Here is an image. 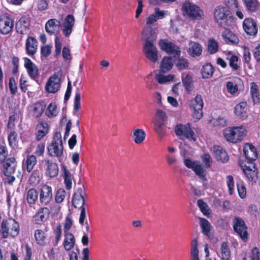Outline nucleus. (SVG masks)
I'll use <instances>...</instances> for the list:
<instances>
[{"label":"nucleus","instance_id":"obj_1","mask_svg":"<svg viewBox=\"0 0 260 260\" xmlns=\"http://www.w3.org/2000/svg\"><path fill=\"white\" fill-rule=\"evenodd\" d=\"M213 17L219 27L225 28L235 24V18L232 11L223 5H218L215 7Z\"/></svg>","mask_w":260,"mask_h":260},{"label":"nucleus","instance_id":"obj_2","mask_svg":"<svg viewBox=\"0 0 260 260\" xmlns=\"http://www.w3.org/2000/svg\"><path fill=\"white\" fill-rule=\"evenodd\" d=\"M19 224L13 218L4 219L1 225L0 233L4 239L9 236L15 238L19 233Z\"/></svg>","mask_w":260,"mask_h":260},{"label":"nucleus","instance_id":"obj_3","mask_svg":"<svg viewBox=\"0 0 260 260\" xmlns=\"http://www.w3.org/2000/svg\"><path fill=\"white\" fill-rule=\"evenodd\" d=\"M84 192V188H78L77 191L73 194L72 198L73 205L75 208H79L81 210L79 222L82 225L84 224L86 218V207H88L83 194Z\"/></svg>","mask_w":260,"mask_h":260},{"label":"nucleus","instance_id":"obj_4","mask_svg":"<svg viewBox=\"0 0 260 260\" xmlns=\"http://www.w3.org/2000/svg\"><path fill=\"white\" fill-rule=\"evenodd\" d=\"M246 134V130L242 126L229 127L223 131V135L226 141L234 144L243 141Z\"/></svg>","mask_w":260,"mask_h":260},{"label":"nucleus","instance_id":"obj_5","mask_svg":"<svg viewBox=\"0 0 260 260\" xmlns=\"http://www.w3.org/2000/svg\"><path fill=\"white\" fill-rule=\"evenodd\" d=\"M49 155L52 157H60L63 154V145L61 135L60 132H56L53 140L48 147Z\"/></svg>","mask_w":260,"mask_h":260},{"label":"nucleus","instance_id":"obj_6","mask_svg":"<svg viewBox=\"0 0 260 260\" xmlns=\"http://www.w3.org/2000/svg\"><path fill=\"white\" fill-rule=\"evenodd\" d=\"M182 12L184 16L191 20H201L204 17V13L200 8L189 2L183 4Z\"/></svg>","mask_w":260,"mask_h":260},{"label":"nucleus","instance_id":"obj_7","mask_svg":"<svg viewBox=\"0 0 260 260\" xmlns=\"http://www.w3.org/2000/svg\"><path fill=\"white\" fill-rule=\"evenodd\" d=\"M175 134L180 140L185 139L196 141L197 137L195 133L190 127V123H188L183 125L177 124L174 128Z\"/></svg>","mask_w":260,"mask_h":260},{"label":"nucleus","instance_id":"obj_8","mask_svg":"<svg viewBox=\"0 0 260 260\" xmlns=\"http://www.w3.org/2000/svg\"><path fill=\"white\" fill-rule=\"evenodd\" d=\"M40 167L44 170L46 177L52 178L58 176L59 172L58 164L52 160L49 159L42 160Z\"/></svg>","mask_w":260,"mask_h":260},{"label":"nucleus","instance_id":"obj_9","mask_svg":"<svg viewBox=\"0 0 260 260\" xmlns=\"http://www.w3.org/2000/svg\"><path fill=\"white\" fill-rule=\"evenodd\" d=\"M204 102L201 95L198 94L196 97L189 102V107L192 111V115L194 119L200 120L203 117V108Z\"/></svg>","mask_w":260,"mask_h":260},{"label":"nucleus","instance_id":"obj_10","mask_svg":"<svg viewBox=\"0 0 260 260\" xmlns=\"http://www.w3.org/2000/svg\"><path fill=\"white\" fill-rule=\"evenodd\" d=\"M233 227L236 232L244 241L248 239L247 226L244 220L240 217L235 216L233 219Z\"/></svg>","mask_w":260,"mask_h":260},{"label":"nucleus","instance_id":"obj_11","mask_svg":"<svg viewBox=\"0 0 260 260\" xmlns=\"http://www.w3.org/2000/svg\"><path fill=\"white\" fill-rule=\"evenodd\" d=\"M14 27V20L10 14L4 13L0 16V33L7 35L11 33Z\"/></svg>","mask_w":260,"mask_h":260},{"label":"nucleus","instance_id":"obj_12","mask_svg":"<svg viewBox=\"0 0 260 260\" xmlns=\"http://www.w3.org/2000/svg\"><path fill=\"white\" fill-rule=\"evenodd\" d=\"M159 46L162 51L173 55L175 58L180 56L181 51L179 47L168 39H161L159 41Z\"/></svg>","mask_w":260,"mask_h":260},{"label":"nucleus","instance_id":"obj_13","mask_svg":"<svg viewBox=\"0 0 260 260\" xmlns=\"http://www.w3.org/2000/svg\"><path fill=\"white\" fill-rule=\"evenodd\" d=\"M53 199V190L51 186L43 184L39 189V201L42 206L50 204Z\"/></svg>","mask_w":260,"mask_h":260},{"label":"nucleus","instance_id":"obj_14","mask_svg":"<svg viewBox=\"0 0 260 260\" xmlns=\"http://www.w3.org/2000/svg\"><path fill=\"white\" fill-rule=\"evenodd\" d=\"M244 31L247 35L255 37L258 32V25L256 21L251 17L246 18L242 23Z\"/></svg>","mask_w":260,"mask_h":260},{"label":"nucleus","instance_id":"obj_15","mask_svg":"<svg viewBox=\"0 0 260 260\" xmlns=\"http://www.w3.org/2000/svg\"><path fill=\"white\" fill-rule=\"evenodd\" d=\"M245 161L247 164L253 163L257 158L258 154L256 148L251 143H247L243 146Z\"/></svg>","mask_w":260,"mask_h":260},{"label":"nucleus","instance_id":"obj_16","mask_svg":"<svg viewBox=\"0 0 260 260\" xmlns=\"http://www.w3.org/2000/svg\"><path fill=\"white\" fill-rule=\"evenodd\" d=\"M240 164L241 167L243 170L245 176L249 182H255L257 179L258 170L254 163L245 164Z\"/></svg>","mask_w":260,"mask_h":260},{"label":"nucleus","instance_id":"obj_17","mask_svg":"<svg viewBox=\"0 0 260 260\" xmlns=\"http://www.w3.org/2000/svg\"><path fill=\"white\" fill-rule=\"evenodd\" d=\"M60 86V78L55 74L48 79L45 86V90L48 93H55L59 90Z\"/></svg>","mask_w":260,"mask_h":260},{"label":"nucleus","instance_id":"obj_18","mask_svg":"<svg viewBox=\"0 0 260 260\" xmlns=\"http://www.w3.org/2000/svg\"><path fill=\"white\" fill-rule=\"evenodd\" d=\"M143 51L145 57L153 63L158 59V51L154 44H144Z\"/></svg>","mask_w":260,"mask_h":260},{"label":"nucleus","instance_id":"obj_19","mask_svg":"<svg viewBox=\"0 0 260 260\" xmlns=\"http://www.w3.org/2000/svg\"><path fill=\"white\" fill-rule=\"evenodd\" d=\"M30 26V19L28 16L21 17L16 23V31L21 35H25L29 31Z\"/></svg>","mask_w":260,"mask_h":260},{"label":"nucleus","instance_id":"obj_20","mask_svg":"<svg viewBox=\"0 0 260 260\" xmlns=\"http://www.w3.org/2000/svg\"><path fill=\"white\" fill-rule=\"evenodd\" d=\"M142 39L144 41V44H154L157 37L155 31L150 26H146L144 27L142 32Z\"/></svg>","mask_w":260,"mask_h":260},{"label":"nucleus","instance_id":"obj_21","mask_svg":"<svg viewBox=\"0 0 260 260\" xmlns=\"http://www.w3.org/2000/svg\"><path fill=\"white\" fill-rule=\"evenodd\" d=\"M3 164L4 175H10L15 173L17 166V162L15 157H10L8 158Z\"/></svg>","mask_w":260,"mask_h":260},{"label":"nucleus","instance_id":"obj_22","mask_svg":"<svg viewBox=\"0 0 260 260\" xmlns=\"http://www.w3.org/2000/svg\"><path fill=\"white\" fill-rule=\"evenodd\" d=\"M24 66L27 73L32 79H36L39 76V70L37 66L28 58H24Z\"/></svg>","mask_w":260,"mask_h":260},{"label":"nucleus","instance_id":"obj_23","mask_svg":"<svg viewBox=\"0 0 260 260\" xmlns=\"http://www.w3.org/2000/svg\"><path fill=\"white\" fill-rule=\"evenodd\" d=\"M50 213L49 209L43 206L38 209L37 213L33 216L34 222L36 224H41L47 219Z\"/></svg>","mask_w":260,"mask_h":260},{"label":"nucleus","instance_id":"obj_24","mask_svg":"<svg viewBox=\"0 0 260 260\" xmlns=\"http://www.w3.org/2000/svg\"><path fill=\"white\" fill-rule=\"evenodd\" d=\"M38 41L33 37L29 36L25 42L26 53L29 56H34L37 51Z\"/></svg>","mask_w":260,"mask_h":260},{"label":"nucleus","instance_id":"obj_25","mask_svg":"<svg viewBox=\"0 0 260 260\" xmlns=\"http://www.w3.org/2000/svg\"><path fill=\"white\" fill-rule=\"evenodd\" d=\"M75 22V19L72 15L68 14L66 17L62 24V31L66 37H69L72 33Z\"/></svg>","mask_w":260,"mask_h":260},{"label":"nucleus","instance_id":"obj_26","mask_svg":"<svg viewBox=\"0 0 260 260\" xmlns=\"http://www.w3.org/2000/svg\"><path fill=\"white\" fill-rule=\"evenodd\" d=\"M213 155L217 161L222 163L226 162L229 159L227 152L220 146H214Z\"/></svg>","mask_w":260,"mask_h":260},{"label":"nucleus","instance_id":"obj_27","mask_svg":"<svg viewBox=\"0 0 260 260\" xmlns=\"http://www.w3.org/2000/svg\"><path fill=\"white\" fill-rule=\"evenodd\" d=\"M46 105L43 101L36 102L31 106V114L33 117L35 118H40L43 113Z\"/></svg>","mask_w":260,"mask_h":260},{"label":"nucleus","instance_id":"obj_28","mask_svg":"<svg viewBox=\"0 0 260 260\" xmlns=\"http://www.w3.org/2000/svg\"><path fill=\"white\" fill-rule=\"evenodd\" d=\"M76 244V239L74 235L71 232L64 233L62 246L66 251L72 249Z\"/></svg>","mask_w":260,"mask_h":260},{"label":"nucleus","instance_id":"obj_29","mask_svg":"<svg viewBox=\"0 0 260 260\" xmlns=\"http://www.w3.org/2000/svg\"><path fill=\"white\" fill-rule=\"evenodd\" d=\"M222 37L225 43L229 45H237L239 42L237 36L230 29L226 28L222 33Z\"/></svg>","mask_w":260,"mask_h":260},{"label":"nucleus","instance_id":"obj_30","mask_svg":"<svg viewBox=\"0 0 260 260\" xmlns=\"http://www.w3.org/2000/svg\"><path fill=\"white\" fill-rule=\"evenodd\" d=\"M38 131L36 132V140L40 141L49 132V126L48 124L45 122H40L37 125Z\"/></svg>","mask_w":260,"mask_h":260},{"label":"nucleus","instance_id":"obj_31","mask_svg":"<svg viewBox=\"0 0 260 260\" xmlns=\"http://www.w3.org/2000/svg\"><path fill=\"white\" fill-rule=\"evenodd\" d=\"M37 162V159L36 156L34 154L29 155L22 161L23 169L26 170L28 173H30L32 171Z\"/></svg>","mask_w":260,"mask_h":260},{"label":"nucleus","instance_id":"obj_32","mask_svg":"<svg viewBox=\"0 0 260 260\" xmlns=\"http://www.w3.org/2000/svg\"><path fill=\"white\" fill-rule=\"evenodd\" d=\"M246 102H242L238 104L235 106L234 109V114L237 117L243 120L248 117V114L246 108Z\"/></svg>","mask_w":260,"mask_h":260},{"label":"nucleus","instance_id":"obj_33","mask_svg":"<svg viewBox=\"0 0 260 260\" xmlns=\"http://www.w3.org/2000/svg\"><path fill=\"white\" fill-rule=\"evenodd\" d=\"M174 61L170 56H165L161 61L159 72L166 73L170 71L173 67Z\"/></svg>","mask_w":260,"mask_h":260},{"label":"nucleus","instance_id":"obj_34","mask_svg":"<svg viewBox=\"0 0 260 260\" xmlns=\"http://www.w3.org/2000/svg\"><path fill=\"white\" fill-rule=\"evenodd\" d=\"M154 131L157 134L158 138L161 140L166 135L167 122H161L158 121L152 122Z\"/></svg>","mask_w":260,"mask_h":260},{"label":"nucleus","instance_id":"obj_35","mask_svg":"<svg viewBox=\"0 0 260 260\" xmlns=\"http://www.w3.org/2000/svg\"><path fill=\"white\" fill-rule=\"evenodd\" d=\"M60 25V22L56 19H49L45 24V29L47 32L52 35L58 31Z\"/></svg>","mask_w":260,"mask_h":260},{"label":"nucleus","instance_id":"obj_36","mask_svg":"<svg viewBox=\"0 0 260 260\" xmlns=\"http://www.w3.org/2000/svg\"><path fill=\"white\" fill-rule=\"evenodd\" d=\"M39 192L34 188L28 190L25 194V200L30 207L36 204L38 199Z\"/></svg>","mask_w":260,"mask_h":260},{"label":"nucleus","instance_id":"obj_37","mask_svg":"<svg viewBox=\"0 0 260 260\" xmlns=\"http://www.w3.org/2000/svg\"><path fill=\"white\" fill-rule=\"evenodd\" d=\"M146 136L145 132L143 129L141 128L134 129L131 134V137L133 138L135 143L137 144L142 143L144 141Z\"/></svg>","mask_w":260,"mask_h":260},{"label":"nucleus","instance_id":"obj_38","mask_svg":"<svg viewBox=\"0 0 260 260\" xmlns=\"http://www.w3.org/2000/svg\"><path fill=\"white\" fill-rule=\"evenodd\" d=\"M220 260H231V251L228 243L223 242L221 244L220 253L218 254Z\"/></svg>","mask_w":260,"mask_h":260},{"label":"nucleus","instance_id":"obj_39","mask_svg":"<svg viewBox=\"0 0 260 260\" xmlns=\"http://www.w3.org/2000/svg\"><path fill=\"white\" fill-rule=\"evenodd\" d=\"M246 9L251 13L256 12L260 7V3L258 0H242Z\"/></svg>","mask_w":260,"mask_h":260},{"label":"nucleus","instance_id":"obj_40","mask_svg":"<svg viewBox=\"0 0 260 260\" xmlns=\"http://www.w3.org/2000/svg\"><path fill=\"white\" fill-rule=\"evenodd\" d=\"M34 236L36 243L38 245L41 246H44L46 245L47 236L44 231L41 229L35 230Z\"/></svg>","mask_w":260,"mask_h":260},{"label":"nucleus","instance_id":"obj_41","mask_svg":"<svg viewBox=\"0 0 260 260\" xmlns=\"http://www.w3.org/2000/svg\"><path fill=\"white\" fill-rule=\"evenodd\" d=\"M62 176L64 178V183L67 190L71 189L72 186V175L64 165H61Z\"/></svg>","mask_w":260,"mask_h":260},{"label":"nucleus","instance_id":"obj_42","mask_svg":"<svg viewBox=\"0 0 260 260\" xmlns=\"http://www.w3.org/2000/svg\"><path fill=\"white\" fill-rule=\"evenodd\" d=\"M229 54L231 56L227 57L226 59L229 61V66L232 68V71H239L240 70V66L238 63L239 60V57L234 54H232L231 52H229Z\"/></svg>","mask_w":260,"mask_h":260},{"label":"nucleus","instance_id":"obj_43","mask_svg":"<svg viewBox=\"0 0 260 260\" xmlns=\"http://www.w3.org/2000/svg\"><path fill=\"white\" fill-rule=\"evenodd\" d=\"M214 72V68L211 63L207 62L204 64L201 70L202 78L203 79H208L212 77Z\"/></svg>","mask_w":260,"mask_h":260},{"label":"nucleus","instance_id":"obj_44","mask_svg":"<svg viewBox=\"0 0 260 260\" xmlns=\"http://www.w3.org/2000/svg\"><path fill=\"white\" fill-rule=\"evenodd\" d=\"M199 220L202 233L204 235L210 237V236H211L210 232L212 229L211 223L205 218L200 217Z\"/></svg>","mask_w":260,"mask_h":260},{"label":"nucleus","instance_id":"obj_45","mask_svg":"<svg viewBox=\"0 0 260 260\" xmlns=\"http://www.w3.org/2000/svg\"><path fill=\"white\" fill-rule=\"evenodd\" d=\"M250 95L254 104L259 103L260 102V94L257 85L254 82L250 83Z\"/></svg>","mask_w":260,"mask_h":260},{"label":"nucleus","instance_id":"obj_46","mask_svg":"<svg viewBox=\"0 0 260 260\" xmlns=\"http://www.w3.org/2000/svg\"><path fill=\"white\" fill-rule=\"evenodd\" d=\"M182 81L187 93L188 94L190 93L194 87L192 76L190 74H186L184 77H182Z\"/></svg>","mask_w":260,"mask_h":260},{"label":"nucleus","instance_id":"obj_47","mask_svg":"<svg viewBox=\"0 0 260 260\" xmlns=\"http://www.w3.org/2000/svg\"><path fill=\"white\" fill-rule=\"evenodd\" d=\"M198 241L197 239H193L191 243L190 260H199V251L198 248Z\"/></svg>","mask_w":260,"mask_h":260},{"label":"nucleus","instance_id":"obj_48","mask_svg":"<svg viewBox=\"0 0 260 260\" xmlns=\"http://www.w3.org/2000/svg\"><path fill=\"white\" fill-rule=\"evenodd\" d=\"M62 226L58 224L53 230L54 238L52 240V243L54 246H57L61 239L62 235Z\"/></svg>","mask_w":260,"mask_h":260},{"label":"nucleus","instance_id":"obj_49","mask_svg":"<svg viewBox=\"0 0 260 260\" xmlns=\"http://www.w3.org/2000/svg\"><path fill=\"white\" fill-rule=\"evenodd\" d=\"M189 54L192 56H199L202 53V46L198 43L193 42L189 49Z\"/></svg>","mask_w":260,"mask_h":260},{"label":"nucleus","instance_id":"obj_50","mask_svg":"<svg viewBox=\"0 0 260 260\" xmlns=\"http://www.w3.org/2000/svg\"><path fill=\"white\" fill-rule=\"evenodd\" d=\"M58 113L57 105L55 103H51L48 106L45 114L49 118L56 116Z\"/></svg>","mask_w":260,"mask_h":260},{"label":"nucleus","instance_id":"obj_51","mask_svg":"<svg viewBox=\"0 0 260 260\" xmlns=\"http://www.w3.org/2000/svg\"><path fill=\"white\" fill-rule=\"evenodd\" d=\"M168 120V118L166 112L161 109H157L152 122L158 121L161 122H167Z\"/></svg>","mask_w":260,"mask_h":260},{"label":"nucleus","instance_id":"obj_52","mask_svg":"<svg viewBox=\"0 0 260 260\" xmlns=\"http://www.w3.org/2000/svg\"><path fill=\"white\" fill-rule=\"evenodd\" d=\"M9 146L14 148L18 145V135L14 131H11L8 136Z\"/></svg>","mask_w":260,"mask_h":260},{"label":"nucleus","instance_id":"obj_53","mask_svg":"<svg viewBox=\"0 0 260 260\" xmlns=\"http://www.w3.org/2000/svg\"><path fill=\"white\" fill-rule=\"evenodd\" d=\"M224 6L228 8L229 10H238L240 8L238 0H223Z\"/></svg>","mask_w":260,"mask_h":260},{"label":"nucleus","instance_id":"obj_54","mask_svg":"<svg viewBox=\"0 0 260 260\" xmlns=\"http://www.w3.org/2000/svg\"><path fill=\"white\" fill-rule=\"evenodd\" d=\"M218 50V43L214 39H210L208 42V51L211 54H214Z\"/></svg>","mask_w":260,"mask_h":260},{"label":"nucleus","instance_id":"obj_55","mask_svg":"<svg viewBox=\"0 0 260 260\" xmlns=\"http://www.w3.org/2000/svg\"><path fill=\"white\" fill-rule=\"evenodd\" d=\"M40 172L38 170H34L32 171L29 178V181L31 185H36L40 182Z\"/></svg>","mask_w":260,"mask_h":260},{"label":"nucleus","instance_id":"obj_56","mask_svg":"<svg viewBox=\"0 0 260 260\" xmlns=\"http://www.w3.org/2000/svg\"><path fill=\"white\" fill-rule=\"evenodd\" d=\"M80 99V89L79 87H77L75 91V95L74 101V109L77 112L81 108Z\"/></svg>","mask_w":260,"mask_h":260},{"label":"nucleus","instance_id":"obj_57","mask_svg":"<svg viewBox=\"0 0 260 260\" xmlns=\"http://www.w3.org/2000/svg\"><path fill=\"white\" fill-rule=\"evenodd\" d=\"M238 192L239 197L241 199H245L246 197V188L242 181H239L236 183Z\"/></svg>","mask_w":260,"mask_h":260},{"label":"nucleus","instance_id":"obj_58","mask_svg":"<svg viewBox=\"0 0 260 260\" xmlns=\"http://www.w3.org/2000/svg\"><path fill=\"white\" fill-rule=\"evenodd\" d=\"M243 50V61L244 64L247 65L250 64L251 60V54L248 47L244 45L242 47Z\"/></svg>","mask_w":260,"mask_h":260},{"label":"nucleus","instance_id":"obj_59","mask_svg":"<svg viewBox=\"0 0 260 260\" xmlns=\"http://www.w3.org/2000/svg\"><path fill=\"white\" fill-rule=\"evenodd\" d=\"M226 183L228 187L229 194L231 196L234 190V180L232 175H229L226 177Z\"/></svg>","mask_w":260,"mask_h":260},{"label":"nucleus","instance_id":"obj_60","mask_svg":"<svg viewBox=\"0 0 260 260\" xmlns=\"http://www.w3.org/2000/svg\"><path fill=\"white\" fill-rule=\"evenodd\" d=\"M197 203L198 207L203 214L206 216L208 215L209 214V212L208 206L206 203L202 199L198 200Z\"/></svg>","mask_w":260,"mask_h":260},{"label":"nucleus","instance_id":"obj_61","mask_svg":"<svg viewBox=\"0 0 260 260\" xmlns=\"http://www.w3.org/2000/svg\"><path fill=\"white\" fill-rule=\"evenodd\" d=\"M8 155V151L6 146L0 144V164L6 160Z\"/></svg>","mask_w":260,"mask_h":260},{"label":"nucleus","instance_id":"obj_62","mask_svg":"<svg viewBox=\"0 0 260 260\" xmlns=\"http://www.w3.org/2000/svg\"><path fill=\"white\" fill-rule=\"evenodd\" d=\"M9 87L12 95H15L17 92V86L14 77H11L9 81Z\"/></svg>","mask_w":260,"mask_h":260},{"label":"nucleus","instance_id":"obj_63","mask_svg":"<svg viewBox=\"0 0 260 260\" xmlns=\"http://www.w3.org/2000/svg\"><path fill=\"white\" fill-rule=\"evenodd\" d=\"M66 191L62 188H59L56 192L55 200L56 203H60L63 202L65 198Z\"/></svg>","mask_w":260,"mask_h":260},{"label":"nucleus","instance_id":"obj_64","mask_svg":"<svg viewBox=\"0 0 260 260\" xmlns=\"http://www.w3.org/2000/svg\"><path fill=\"white\" fill-rule=\"evenodd\" d=\"M61 47L62 44L59 38L58 37H56L55 38V50L53 53L54 57H57L60 54Z\"/></svg>","mask_w":260,"mask_h":260}]
</instances>
